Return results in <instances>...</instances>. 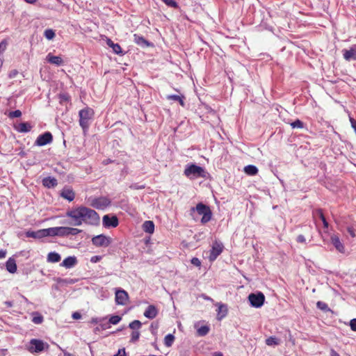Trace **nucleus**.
<instances>
[{"label": "nucleus", "mask_w": 356, "mask_h": 356, "mask_svg": "<svg viewBox=\"0 0 356 356\" xmlns=\"http://www.w3.org/2000/svg\"><path fill=\"white\" fill-rule=\"evenodd\" d=\"M66 216L72 220L71 224L74 226H80L83 223L96 225L99 222V214L95 210L83 206L67 211Z\"/></svg>", "instance_id": "1"}, {"label": "nucleus", "mask_w": 356, "mask_h": 356, "mask_svg": "<svg viewBox=\"0 0 356 356\" xmlns=\"http://www.w3.org/2000/svg\"><path fill=\"white\" fill-rule=\"evenodd\" d=\"M95 115L94 110L88 106L85 107L79 112V125L82 129L86 131L88 129L90 121Z\"/></svg>", "instance_id": "2"}, {"label": "nucleus", "mask_w": 356, "mask_h": 356, "mask_svg": "<svg viewBox=\"0 0 356 356\" xmlns=\"http://www.w3.org/2000/svg\"><path fill=\"white\" fill-rule=\"evenodd\" d=\"M184 174L189 179L204 178L206 177L204 169L193 163L188 164L186 166Z\"/></svg>", "instance_id": "3"}, {"label": "nucleus", "mask_w": 356, "mask_h": 356, "mask_svg": "<svg viewBox=\"0 0 356 356\" xmlns=\"http://www.w3.org/2000/svg\"><path fill=\"white\" fill-rule=\"evenodd\" d=\"M195 210H196V211L197 212V213L199 215L202 216V218L201 219V222L202 224H205L211 220L212 213H211L210 208L208 206H207L202 203H198L196 205L195 208L191 209V211H195Z\"/></svg>", "instance_id": "4"}, {"label": "nucleus", "mask_w": 356, "mask_h": 356, "mask_svg": "<svg viewBox=\"0 0 356 356\" xmlns=\"http://www.w3.org/2000/svg\"><path fill=\"white\" fill-rule=\"evenodd\" d=\"M30 345L28 348L29 351L31 353H40L44 350L46 346L47 348H49L48 344H44V343L40 339H33L30 341Z\"/></svg>", "instance_id": "5"}, {"label": "nucleus", "mask_w": 356, "mask_h": 356, "mask_svg": "<svg viewBox=\"0 0 356 356\" xmlns=\"http://www.w3.org/2000/svg\"><path fill=\"white\" fill-rule=\"evenodd\" d=\"M248 300L252 307L259 308L264 305L265 296L261 292H259L257 294L250 293L248 296Z\"/></svg>", "instance_id": "6"}, {"label": "nucleus", "mask_w": 356, "mask_h": 356, "mask_svg": "<svg viewBox=\"0 0 356 356\" xmlns=\"http://www.w3.org/2000/svg\"><path fill=\"white\" fill-rule=\"evenodd\" d=\"M111 201L106 197H99L91 200L90 206L97 209L103 210L109 206Z\"/></svg>", "instance_id": "7"}, {"label": "nucleus", "mask_w": 356, "mask_h": 356, "mask_svg": "<svg viewBox=\"0 0 356 356\" xmlns=\"http://www.w3.org/2000/svg\"><path fill=\"white\" fill-rule=\"evenodd\" d=\"M111 242V238L103 234L95 236L92 238V243L96 247H108Z\"/></svg>", "instance_id": "8"}, {"label": "nucleus", "mask_w": 356, "mask_h": 356, "mask_svg": "<svg viewBox=\"0 0 356 356\" xmlns=\"http://www.w3.org/2000/svg\"><path fill=\"white\" fill-rule=\"evenodd\" d=\"M115 302L117 305H125L129 302V295L123 289H118L115 291Z\"/></svg>", "instance_id": "9"}, {"label": "nucleus", "mask_w": 356, "mask_h": 356, "mask_svg": "<svg viewBox=\"0 0 356 356\" xmlns=\"http://www.w3.org/2000/svg\"><path fill=\"white\" fill-rule=\"evenodd\" d=\"M52 140V134L50 132L47 131L44 133L43 134L38 136L35 142V145L37 146H44L47 144L51 143Z\"/></svg>", "instance_id": "10"}, {"label": "nucleus", "mask_w": 356, "mask_h": 356, "mask_svg": "<svg viewBox=\"0 0 356 356\" xmlns=\"http://www.w3.org/2000/svg\"><path fill=\"white\" fill-rule=\"evenodd\" d=\"M103 225L105 227H116L119 225V220L116 216H110L105 215L102 219Z\"/></svg>", "instance_id": "11"}, {"label": "nucleus", "mask_w": 356, "mask_h": 356, "mask_svg": "<svg viewBox=\"0 0 356 356\" xmlns=\"http://www.w3.org/2000/svg\"><path fill=\"white\" fill-rule=\"evenodd\" d=\"M223 246L221 243L216 242L212 246V249L210 252L209 259L214 261L222 252Z\"/></svg>", "instance_id": "12"}, {"label": "nucleus", "mask_w": 356, "mask_h": 356, "mask_svg": "<svg viewBox=\"0 0 356 356\" xmlns=\"http://www.w3.org/2000/svg\"><path fill=\"white\" fill-rule=\"evenodd\" d=\"M342 52L346 60H356V44L352 46L349 49H343Z\"/></svg>", "instance_id": "13"}, {"label": "nucleus", "mask_w": 356, "mask_h": 356, "mask_svg": "<svg viewBox=\"0 0 356 356\" xmlns=\"http://www.w3.org/2000/svg\"><path fill=\"white\" fill-rule=\"evenodd\" d=\"M46 60L48 63L56 65L57 66H60L63 64V60L61 56H54L51 53L47 54Z\"/></svg>", "instance_id": "14"}, {"label": "nucleus", "mask_w": 356, "mask_h": 356, "mask_svg": "<svg viewBox=\"0 0 356 356\" xmlns=\"http://www.w3.org/2000/svg\"><path fill=\"white\" fill-rule=\"evenodd\" d=\"M158 314V309L154 305H149L144 312V316L149 319L154 318Z\"/></svg>", "instance_id": "15"}, {"label": "nucleus", "mask_w": 356, "mask_h": 356, "mask_svg": "<svg viewBox=\"0 0 356 356\" xmlns=\"http://www.w3.org/2000/svg\"><path fill=\"white\" fill-rule=\"evenodd\" d=\"M60 195L62 197L70 202H72L75 197V193L73 190L68 188H63L61 191Z\"/></svg>", "instance_id": "16"}, {"label": "nucleus", "mask_w": 356, "mask_h": 356, "mask_svg": "<svg viewBox=\"0 0 356 356\" xmlns=\"http://www.w3.org/2000/svg\"><path fill=\"white\" fill-rule=\"evenodd\" d=\"M331 242L335 248L340 252H344V246L341 242L337 235H332L331 236Z\"/></svg>", "instance_id": "17"}, {"label": "nucleus", "mask_w": 356, "mask_h": 356, "mask_svg": "<svg viewBox=\"0 0 356 356\" xmlns=\"http://www.w3.org/2000/svg\"><path fill=\"white\" fill-rule=\"evenodd\" d=\"M106 44L112 48L113 52L116 54L122 55V49L120 47V45L118 43H114L111 39L107 38L106 40Z\"/></svg>", "instance_id": "18"}, {"label": "nucleus", "mask_w": 356, "mask_h": 356, "mask_svg": "<svg viewBox=\"0 0 356 356\" xmlns=\"http://www.w3.org/2000/svg\"><path fill=\"white\" fill-rule=\"evenodd\" d=\"M42 184L44 186L47 188H54L57 186L58 181L57 179L54 177H45L42 179Z\"/></svg>", "instance_id": "19"}, {"label": "nucleus", "mask_w": 356, "mask_h": 356, "mask_svg": "<svg viewBox=\"0 0 356 356\" xmlns=\"http://www.w3.org/2000/svg\"><path fill=\"white\" fill-rule=\"evenodd\" d=\"M76 262L77 261L75 257H68L63 261V262L60 264V266H64L67 268H70L75 266Z\"/></svg>", "instance_id": "20"}, {"label": "nucleus", "mask_w": 356, "mask_h": 356, "mask_svg": "<svg viewBox=\"0 0 356 356\" xmlns=\"http://www.w3.org/2000/svg\"><path fill=\"white\" fill-rule=\"evenodd\" d=\"M15 129L20 133H26L31 130L32 126L29 122H21L15 127Z\"/></svg>", "instance_id": "21"}, {"label": "nucleus", "mask_w": 356, "mask_h": 356, "mask_svg": "<svg viewBox=\"0 0 356 356\" xmlns=\"http://www.w3.org/2000/svg\"><path fill=\"white\" fill-rule=\"evenodd\" d=\"M7 270L10 273H15L17 271V264L15 260L9 258L6 264Z\"/></svg>", "instance_id": "22"}, {"label": "nucleus", "mask_w": 356, "mask_h": 356, "mask_svg": "<svg viewBox=\"0 0 356 356\" xmlns=\"http://www.w3.org/2000/svg\"><path fill=\"white\" fill-rule=\"evenodd\" d=\"M134 40L135 43L142 47L149 46V42L145 39L143 36L138 35V34L134 35Z\"/></svg>", "instance_id": "23"}, {"label": "nucleus", "mask_w": 356, "mask_h": 356, "mask_svg": "<svg viewBox=\"0 0 356 356\" xmlns=\"http://www.w3.org/2000/svg\"><path fill=\"white\" fill-rule=\"evenodd\" d=\"M217 319L221 321L227 314V308L224 305H220L218 308Z\"/></svg>", "instance_id": "24"}, {"label": "nucleus", "mask_w": 356, "mask_h": 356, "mask_svg": "<svg viewBox=\"0 0 356 356\" xmlns=\"http://www.w3.org/2000/svg\"><path fill=\"white\" fill-rule=\"evenodd\" d=\"M143 229L145 232L152 234L154 231V224L151 220H147L143 223Z\"/></svg>", "instance_id": "25"}, {"label": "nucleus", "mask_w": 356, "mask_h": 356, "mask_svg": "<svg viewBox=\"0 0 356 356\" xmlns=\"http://www.w3.org/2000/svg\"><path fill=\"white\" fill-rule=\"evenodd\" d=\"M166 98L168 100H173V101L178 102L182 107H184V106H185V103L184 101L185 97L184 95L179 96V95H168L166 97Z\"/></svg>", "instance_id": "26"}, {"label": "nucleus", "mask_w": 356, "mask_h": 356, "mask_svg": "<svg viewBox=\"0 0 356 356\" xmlns=\"http://www.w3.org/2000/svg\"><path fill=\"white\" fill-rule=\"evenodd\" d=\"M244 172L248 175L254 176L258 173V169L255 165H248L244 168Z\"/></svg>", "instance_id": "27"}, {"label": "nucleus", "mask_w": 356, "mask_h": 356, "mask_svg": "<svg viewBox=\"0 0 356 356\" xmlns=\"http://www.w3.org/2000/svg\"><path fill=\"white\" fill-rule=\"evenodd\" d=\"M60 255L55 252H49L47 255V261L51 263L58 262L60 261Z\"/></svg>", "instance_id": "28"}, {"label": "nucleus", "mask_w": 356, "mask_h": 356, "mask_svg": "<svg viewBox=\"0 0 356 356\" xmlns=\"http://www.w3.org/2000/svg\"><path fill=\"white\" fill-rule=\"evenodd\" d=\"M32 316V322L35 324H41L44 321L43 316L37 312H33Z\"/></svg>", "instance_id": "29"}, {"label": "nucleus", "mask_w": 356, "mask_h": 356, "mask_svg": "<svg viewBox=\"0 0 356 356\" xmlns=\"http://www.w3.org/2000/svg\"><path fill=\"white\" fill-rule=\"evenodd\" d=\"M175 341V337L172 334H167L164 338V344L166 347H170Z\"/></svg>", "instance_id": "30"}, {"label": "nucleus", "mask_w": 356, "mask_h": 356, "mask_svg": "<svg viewBox=\"0 0 356 356\" xmlns=\"http://www.w3.org/2000/svg\"><path fill=\"white\" fill-rule=\"evenodd\" d=\"M210 330V328L208 325H202L199 327L197 330V334L199 336H205L207 335Z\"/></svg>", "instance_id": "31"}, {"label": "nucleus", "mask_w": 356, "mask_h": 356, "mask_svg": "<svg viewBox=\"0 0 356 356\" xmlns=\"http://www.w3.org/2000/svg\"><path fill=\"white\" fill-rule=\"evenodd\" d=\"M316 212L318 215V216L321 218V220H322V222L323 223L324 227L327 228L328 227V222H327V221L325 219V216L323 214V210L321 209H318L316 210Z\"/></svg>", "instance_id": "32"}, {"label": "nucleus", "mask_w": 356, "mask_h": 356, "mask_svg": "<svg viewBox=\"0 0 356 356\" xmlns=\"http://www.w3.org/2000/svg\"><path fill=\"white\" fill-rule=\"evenodd\" d=\"M142 323L138 320H134L131 322L129 325V327L133 330H138L141 327Z\"/></svg>", "instance_id": "33"}, {"label": "nucleus", "mask_w": 356, "mask_h": 356, "mask_svg": "<svg viewBox=\"0 0 356 356\" xmlns=\"http://www.w3.org/2000/svg\"><path fill=\"white\" fill-rule=\"evenodd\" d=\"M266 343L268 346H276L279 344V339L275 337H270L266 339Z\"/></svg>", "instance_id": "34"}, {"label": "nucleus", "mask_w": 356, "mask_h": 356, "mask_svg": "<svg viewBox=\"0 0 356 356\" xmlns=\"http://www.w3.org/2000/svg\"><path fill=\"white\" fill-rule=\"evenodd\" d=\"M140 333L138 330H133L131 334V339L130 341L134 343L139 339Z\"/></svg>", "instance_id": "35"}, {"label": "nucleus", "mask_w": 356, "mask_h": 356, "mask_svg": "<svg viewBox=\"0 0 356 356\" xmlns=\"http://www.w3.org/2000/svg\"><path fill=\"white\" fill-rule=\"evenodd\" d=\"M44 37L48 40H52L55 37V32L52 29H47L44 32Z\"/></svg>", "instance_id": "36"}, {"label": "nucleus", "mask_w": 356, "mask_h": 356, "mask_svg": "<svg viewBox=\"0 0 356 356\" xmlns=\"http://www.w3.org/2000/svg\"><path fill=\"white\" fill-rule=\"evenodd\" d=\"M67 227H58V236H68Z\"/></svg>", "instance_id": "37"}, {"label": "nucleus", "mask_w": 356, "mask_h": 356, "mask_svg": "<svg viewBox=\"0 0 356 356\" xmlns=\"http://www.w3.org/2000/svg\"><path fill=\"white\" fill-rule=\"evenodd\" d=\"M163 3H165L168 6L177 8L179 7L178 3L175 0H161Z\"/></svg>", "instance_id": "38"}, {"label": "nucleus", "mask_w": 356, "mask_h": 356, "mask_svg": "<svg viewBox=\"0 0 356 356\" xmlns=\"http://www.w3.org/2000/svg\"><path fill=\"white\" fill-rule=\"evenodd\" d=\"M46 232L49 236H58V227L48 228Z\"/></svg>", "instance_id": "39"}, {"label": "nucleus", "mask_w": 356, "mask_h": 356, "mask_svg": "<svg viewBox=\"0 0 356 356\" xmlns=\"http://www.w3.org/2000/svg\"><path fill=\"white\" fill-rule=\"evenodd\" d=\"M22 116V112L19 110H15L14 111H11L8 113V117L10 118H19Z\"/></svg>", "instance_id": "40"}, {"label": "nucleus", "mask_w": 356, "mask_h": 356, "mask_svg": "<svg viewBox=\"0 0 356 356\" xmlns=\"http://www.w3.org/2000/svg\"><path fill=\"white\" fill-rule=\"evenodd\" d=\"M291 126L292 127V128L302 129L303 128V122L300 120H296L292 123H291Z\"/></svg>", "instance_id": "41"}, {"label": "nucleus", "mask_w": 356, "mask_h": 356, "mask_svg": "<svg viewBox=\"0 0 356 356\" xmlns=\"http://www.w3.org/2000/svg\"><path fill=\"white\" fill-rule=\"evenodd\" d=\"M67 232L68 235H73L75 236L79 233L81 232V229H79L77 228H73V227H67Z\"/></svg>", "instance_id": "42"}, {"label": "nucleus", "mask_w": 356, "mask_h": 356, "mask_svg": "<svg viewBox=\"0 0 356 356\" xmlns=\"http://www.w3.org/2000/svg\"><path fill=\"white\" fill-rule=\"evenodd\" d=\"M316 306L321 310H323V311H327L328 310L327 305L326 303L323 302L318 301L317 303H316Z\"/></svg>", "instance_id": "43"}, {"label": "nucleus", "mask_w": 356, "mask_h": 356, "mask_svg": "<svg viewBox=\"0 0 356 356\" xmlns=\"http://www.w3.org/2000/svg\"><path fill=\"white\" fill-rule=\"evenodd\" d=\"M121 321V317L119 316H112L109 319V323L113 325L118 324Z\"/></svg>", "instance_id": "44"}, {"label": "nucleus", "mask_w": 356, "mask_h": 356, "mask_svg": "<svg viewBox=\"0 0 356 356\" xmlns=\"http://www.w3.org/2000/svg\"><path fill=\"white\" fill-rule=\"evenodd\" d=\"M26 236L32 238H40L39 230L37 232H27Z\"/></svg>", "instance_id": "45"}, {"label": "nucleus", "mask_w": 356, "mask_h": 356, "mask_svg": "<svg viewBox=\"0 0 356 356\" xmlns=\"http://www.w3.org/2000/svg\"><path fill=\"white\" fill-rule=\"evenodd\" d=\"M7 45H8V42L6 41V40H3L1 42H0V54L1 52H3L5 51V50L7 48Z\"/></svg>", "instance_id": "46"}, {"label": "nucleus", "mask_w": 356, "mask_h": 356, "mask_svg": "<svg viewBox=\"0 0 356 356\" xmlns=\"http://www.w3.org/2000/svg\"><path fill=\"white\" fill-rule=\"evenodd\" d=\"M347 232L350 235V236L352 238L356 237V232L353 227H351V226L348 227Z\"/></svg>", "instance_id": "47"}, {"label": "nucleus", "mask_w": 356, "mask_h": 356, "mask_svg": "<svg viewBox=\"0 0 356 356\" xmlns=\"http://www.w3.org/2000/svg\"><path fill=\"white\" fill-rule=\"evenodd\" d=\"M191 264H193L194 266H200L201 265V261H200V259L197 257H193L192 259H191Z\"/></svg>", "instance_id": "48"}, {"label": "nucleus", "mask_w": 356, "mask_h": 356, "mask_svg": "<svg viewBox=\"0 0 356 356\" xmlns=\"http://www.w3.org/2000/svg\"><path fill=\"white\" fill-rule=\"evenodd\" d=\"M350 326L353 331L356 332V318H353L350 321Z\"/></svg>", "instance_id": "49"}, {"label": "nucleus", "mask_w": 356, "mask_h": 356, "mask_svg": "<svg viewBox=\"0 0 356 356\" xmlns=\"http://www.w3.org/2000/svg\"><path fill=\"white\" fill-rule=\"evenodd\" d=\"M296 241L298 243H305V241H306V239L305 238V236L302 234H300L298 236L297 238H296Z\"/></svg>", "instance_id": "50"}, {"label": "nucleus", "mask_w": 356, "mask_h": 356, "mask_svg": "<svg viewBox=\"0 0 356 356\" xmlns=\"http://www.w3.org/2000/svg\"><path fill=\"white\" fill-rule=\"evenodd\" d=\"M60 98L62 101L69 102L70 97L67 94L60 95Z\"/></svg>", "instance_id": "51"}, {"label": "nucleus", "mask_w": 356, "mask_h": 356, "mask_svg": "<svg viewBox=\"0 0 356 356\" xmlns=\"http://www.w3.org/2000/svg\"><path fill=\"white\" fill-rule=\"evenodd\" d=\"M72 317L74 320H78L81 318V314L78 312H75L72 314Z\"/></svg>", "instance_id": "52"}, {"label": "nucleus", "mask_w": 356, "mask_h": 356, "mask_svg": "<svg viewBox=\"0 0 356 356\" xmlns=\"http://www.w3.org/2000/svg\"><path fill=\"white\" fill-rule=\"evenodd\" d=\"M47 229H40L39 232H40V238H42V237H44V236H49L47 234Z\"/></svg>", "instance_id": "53"}, {"label": "nucleus", "mask_w": 356, "mask_h": 356, "mask_svg": "<svg viewBox=\"0 0 356 356\" xmlns=\"http://www.w3.org/2000/svg\"><path fill=\"white\" fill-rule=\"evenodd\" d=\"M125 350L124 349H120L117 354H115L114 356H125Z\"/></svg>", "instance_id": "54"}, {"label": "nucleus", "mask_w": 356, "mask_h": 356, "mask_svg": "<svg viewBox=\"0 0 356 356\" xmlns=\"http://www.w3.org/2000/svg\"><path fill=\"white\" fill-rule=\"evenodd\" d=\"M6 256V251L3 250H0V259L5 258Z\"/></svg>", "instance_id": "55"}, {"label": "nucleus", "mask_w": 356, "mask_h": 356, "mask_svg": "<svg viewBox=\"0 0 356 356\" xmlns=\"http://www.w3.org/2000/svg\"><path fill=\"white\" fill-rule=\"evenodd\" d=\"M4 304L7 307H12L13 306V303L11 301H6Z\"/></svg>", "instance_id": "56"}, {"label": "nucleus", "mask_w": 356, "mask_h": 356, "mask_svg": "<svg viewBox=\"0 0 356 356\" xmlns=\"http://www.w3.org/2000/svg\"><path fill=\"white\" fill-rule=\"evenodd\" d=\"M330 356H340V355L334 349H332L330 351Z\"/></svg>", "instance_id": "57"}, {"label": "nucleus", "mask_w": 356, "mask_h": 356, "mask_svg": "<svg viewBox=\"0 0 356 356\" xmlns=\"http://www.w3.org/2000/svg\"><path fill=\"white\" fill-rule=\"evenodd\" d=\"M7 353L6 349H1L0 350V356H5Z\"/></svg>", "instance_id": "58"}, {"label": "nucleus", "mask_w": 356, "mask_h": 356, "mask_svg": "<svg viewBox=\"0 0 356 356\" xmlns=\"http://www.w3.org/2000/svg\"><path fill=\"white\" fill-rule=\"evenodd\" d=\"M213 356H223L221 352H215L213 353Z\"/></svg>", "instance_id": "59"}, {"label": "nucleus", "mask_w": 356, "mask_h": 356, "mask_svg": "<svg viewBox=\"0 0 356 356\" xmlns=\"http://www.w3.org/2000/svg\"><path fill=\"white\" fill-rule=\"evenodd\" d=\"M111 162H112V161L108 159H106V160L103 161V164L104 165H107V164H108V163H110Z\"/></svg>", "instance_id": "60"}, {"label": "nucleus", "mask_w": 356, "mask_h": 356, "mask_svg": "<svg viewBox=\"0 0 356 356\" xmlns=\"http://www.w3.org/2000/svg\"><path fill=\"white\" fill-rule=\"evenodd\" d=\"M24 1H26V3H35L38 0H24Z\"/></svg>", "instance_id": "61"}, {"label": "nucleus", "mask_w": 356, "mask_h": 356, "mask_svg": "<svg viewBox=\"0 0 356 356\" xmlns=\"http://www.w3.org/2000/svg\"><path fill=\"white\" fill-rule=\"evenodd\" d=\"M350 122L352 124H356V121L353 118H350Z\"/></svg>", "instance_id": "62"}, {"label": "nucleus", "mask_w": 356, "mask_h": 356, "mask_svg": "<svg viewBox=\"0 0 356 356\" xmlns=\"http://www.w3.org/2000/svg\"><path fill=\"white\" fill-rule=\"evenodd\" d=\"M65 356H74V355L71 353H65Z\"/></svg>", "instance_id": "63"}, {"label": "nucleus", "mask_w": 356, "mask_h": 356, "mask_svg": "<svg viewBox=\"0 0 356 356\" xmlns=\"http://www.w3.org/2000/svg\"><path fill=\"white\" fill-rule=\"evenodd\" d=\"M355 133H356V129H355Z\"/></svg>", "instance_id": "64"}]
</instances>
